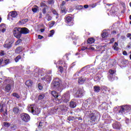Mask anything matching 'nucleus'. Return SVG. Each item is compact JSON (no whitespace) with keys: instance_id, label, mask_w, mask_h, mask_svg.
<instances>
[{"instance_id":"5","label":"nucleus","mask_w":131,"mask_h":131,"mask_svg":"<svg viewBox=\"0 0 131 131\" xmlns=\"http://www.w3.org/2000/svg\"><path fill=\"white\" fill-rule=\"evenodd\" d=\"M86 114L88 117H90L92 121H96L97 120V115L91 112H87Z\"/></svg>"},{"instance_id":"63","label":"nucleus","mask_w":131,"mask_h":131,"mask_svg":"<svg viewBox=\"0 0 131 131\" xmlns=\"http://www.w3.org/2000/svg\"><path fill=\"white\" fill-rule=\"evenodd\" d=\"M5 31H6V29L5 28H3L2 30V32H5Z\"/></svg>"},{"instance_id":"38","label":"nucleus","mask_w":131,"mask_h":131,"mask_svg":"<svg viewBox=\"0 0 131 131\" xmlns=\"http://www.w3.org/2000/svg\"><path fill=\"white\" fill-rule=\"evenodd\" d=\"M40 7H44V8H48V6H47V5H46L44 3H41Z\"/></svg>"},{"instance_id":"44","label":"nucleus","mask_w":131,"mask_h":131,"mask_svg":"<svg viewBox=\"0 0 131 131\" xmlns=\"http://www.w3.org/2000/svg\"><path fill=\"white\" fill-rule=\"evenodd\" d=\"M4 126H10V123L4 122Z\"/></svg>"},{"instance_id":"31","label":"nucleus","mask_w":131,"mask_h":131,"mask_svg":"<svg viewBox=\"0 0 131 131\" xmlns=\"http://www.w3.org/2000/svg\"><path fill=\"white\" fill-rule=\"evenodd\" d=\"M54 33H55V30H52L50 31V33L49 34L48 36L51 37L54 35Z\"/></svg>"},{"instance_id":"14","label":"nucleus","mask_w":131,"mask_h":131,"mask_svg":"<svg viewBox=\"0 0 131 131\" xmlns=\"http://www.w3.org/2000/svg\"><path fill=\"white\" fill-rule=\"evenodd\" d=\"M113 127L116 129H119L120 128V123L116 122L113 124Z\"/></svg>"},{"instance_id":"61","label":"nucleus","mask_w":131,"mask_h":131,"mask_svg":"<svg viewBox=\"0 0 131 131\" xmlns=\"http://www.w3.org/2000/svg\"><path fill=\"white\" fill-rule=\"evenodd\" d=\"M114 47V50H115V51H117L118 48H117V47Z\"/></svg>"},{"instance_id":"54","label":"nucleus","mask_w":131,"mask_h":131,"mask_svg":"<svg viewBox=\"0 0 131 131\" xmlns=\"http://www.w3.org/2000/svg\"><path fill=\"white\" fill-rule=\"evenodd\" d=\"M112 42H114V38H112L111 40L110 43H112Z\"/></svg>"},{"instance_id":"32","label":"nucleus","mask_w":131,"mask_h":131,"mask_svg":"<svg viewBox=\"0 0 131 131\" xmlns=\"http://www.w3.org/2000/svg\"><path fill=\"white\" fill-rule=\"evenodd\" d=\"M12 95L13 96V97H15V98H17V99H19L20 98V96H19V95H18V93H13Z\"/></svg>"},{"instance_id":"64","label":"nucleus","mask_w":131,"mask_h":131,"mask_svg":"<svg viewBox=\"0 0 131 131\" xmlns=\"http://www.w3.org/2000/svg\"><path fill=\"white\" fill-rule=\"evenodd\" d=\"M40 31L41 32H43V31H45V29H41Z\"/></svg>"},{"instance_id":"7","label":"nucleus","mask_w":131,"mask_h":131,"mask_svg":"<svg viewBox=\"0 0 131 131\" xmlns=\"http://www.w3.org/2000/svg\"><path fill=\"white\" fill-rule=\"evenodd\" d=\"M120 107V109L119 111V113L121 114H123L125 113L127 110H129V106L128 105H122Z\"/></svg>"},{"instance_id":"8","label":"nucleus","mask_w":131,"mask_h":131,"mask_svg":"<svg viewBox=\"0 0 131 131\" xmlns=\"http://www.w3.org/2000/svg\"><path fill=\"white\" fill-rule=\"evenodd\" d=\"M62 98L63 99V102L65 103L69 102L70 99V93L69 92H67L66 94L62 96Z\"/></svg>"},{"instance_id":"42","label":"nucleus","mask_w":131,"mask_h":131,"mask_svg":"<svg viewBox=\"0 0 131 131\" xmlns=\"http://www.w3.org/2000/svg\"><path fill=\"white\" fill-rule=\"evenodd\" d=\"M38 88L39 90H42V86H41V84H40V83H39L38 84Z\"/></svg>"},{"instance_id":"6","label":"nucleus","mask_w":131,"mask_h":131,"mask_svg":"<svg viewBox=\"0 0 131 131\" xmlns=\"http://www.w3.org/2000/svg\"><path fill=\"white\" fill-rule=\"evenodd\" d=\"M116 71L113 70H109L108 71V78L109 80H114V78H115V73Z\"/></svg>"},{"instance_id":"12","label":"nucleus","mask_w":131,"mask_h":131,"mask_svg":"<svg viewBox=\"0 0 131 131\" xmlns=\"http://www.w3.org/2000/svg\"><path fill=\"white\" fill-rule=\"evenodd\" d=\"M60 86V82L59 81H54L52 83V88L54 90L58 89Z\"/></svg>"},{"instance_id":"36","label":"nucleus","mask_w":131,"mask_h":131,"mask_svg":"<svg viewBox=\"0 0 131 131\" xmlns=\"http://www.w3.org/2000/svg\"><path fill=\"white\" fill-rule=\"evenodd\" d=\"M122 66H125L126 64H127V61L124 60L123 61H122Z\"/></svg>"},{"instance_id":"15","label":"nucleus","mask_w":131,"mask_h":131,"mask_svg":"<svg viewBox=\"0 0 131 131\" xmlns=\"http://www.w3.org/2000/svg\"><path fill=\"white\" fill-rule=\"evenodd\" d=\"M25 84L28 86V88H31V86H32V84H33V82L31 80H28L26 81Z\"/></svg>"},{"instance_id":"37","label":"nucleus","mask_w":131,"mask_h":131,"mask_svg":"<svg viewBox=\"0 0 131 131\" xmlns=\"http://www.w3.org/2000/svg\"><path fill=\"white\" fill-rule=\"evenodd\" d=\"M10 59H6L4 60V63L6 64V65H7V64H9L10 63Z\"/></svg>"},{"instance_id":"58","label":"nucleus","mask_w":131,"mask_h":131,"mask_svg":"<svg viewBox=\"0 0 131 131\" xmlns=\"http://www.w3.org/2000/svg\"><path fill=\"white\" fill-rule=\"evenodd\" d=\"M118 46V44L117 43V42H115L114 45L113 47H117Z\"/></svg>"},{"instance_id":"62","label":"nucleus","mask_w":131,"mask_h":131,"mask_svg":"<svg viewBox=\"0 0 131 131\" xmlns=\"http://www.w3.org/2000/svg\"><path fill=\"white\" fill-rule=\"evenodd\" d=\"M77 119H78V120H82V118H81V117H78V118H76Z\"/></svg>"},{"instance_id":"49","label":"nucleus","mask_w":131,"mask_h":131,"mask_svg":"<svg viewBox=\"0 0 131 131\" xmlns=\"http://www.w3.org/2000/svg\"><path fill=\"white\" fill-rule=\"evenodd\" d=\"M38 37L39 39H42V38H43V36L40 35H38Z\"/></svg>"},{"instance_id":"41","label":"nucleus","mask_w":131,"mask_h":131,"mask_svg":"<svg viewBox=\"0 0 131 131\" xmlns=\"http://www.w3.org/2000/svg\"><path fill=\"white\" fill-rule=\"evenodd\" d=\"M59 72L61 73H62V72H63V67H59Z\"/></svg>"},{"instance_id":"43","label":"nucleus","mask_w":131,"mask_h":131,"mask_svg":"<svg viewBox=\"0 0 131 131\" xmlns=\"http://www.w3.org/2000/svg\"><path fill=\"white\" fill-rule=\"evenodd\" d=\"M5 26H6V25H5V24H2L0 25V29H2V28H4V27H5Z\"/></svg>"},{"instance_id":"13","label":"nucleus","mask_w":131,"mask_h":131,"mask_svg":"<svg viewBox=\"0 0 131 131\" xmlns=\"http://www.w3.org/2000/svg\"><path fill=\"white\" fill-rule=\"evenodd\" d=\"M21 34H27L29 33V30L26 28H21Z\"/></svg>"},{"instance_id":"48","label":"nucleus","mask_w":131,"mask_h":131,"mask_svg":"<svg viewBox=\"0 0 131 131\" xmlns=\"http://www.w3.org/2000/svg\"><path fill=\"white\" fill-rule=\"evenodd\" d=\"M95 50V48L91 47L88 48V51H94Z\"/></svg>"},{"instance_id":"22","label":"nucleus","mask_w":131,"mask_h":131,"mask_svg":"<svg viewBox=\"0 0 131 131\" xmlns=\"http://www.w3.org/2000/svg\"><path fill=\"white\" fill-rule=\"evenodd\" d=\"M17 12L15 11H12V12H10V16L12 17V18H15L17 16Z\"/></svg>"},{"instance_id":"10","label":"nucleus","mask_w":131,"mask_h":131,"mask_svg":"<svg viewBox=\"0 0 131 131\" xmlns=\"http://www.w3.org/2000/svg\"><path fill=\"white\" fill-rule=\"evenodd\" d=\"M82 96H83V89L80 88L76 93V97L79 98L80 97H82Z\"/></svg>"},{"instance_id":"21","label":"nucleus","mask_w":131,"mask_h":131,"mask_svg":"<svg viewBox=\"0 0 131 131\" xmlns=\"http://www.w3.org/2000/svg\"><path fill=\"white\" fill-rule=\"evenodd\" d=\"M22 52V47H18L15 50V53L16 54H19V53H21Z\"/></svg>"},{"instance_id":"33","label":"nucleus","mask_w":131,"mask_h":131,"mask_svg":"<svg viewBox=\"0 0 131 131\" xmlns=\"http://www.w3.org/2000/svg\"><path fill=\"white\" fill-rule=\"evenodd\" d=\"M27 21V19H23L21 21H19V23L22 25L23 24H25L26 22Z\"/></svg>"},{"instance_id":"27","label":"nucleus","mask_w":131,"mask_h":131,"mask_svg":"<svg viewBox=\"0 0 131 131\" xmlns=\"http://www.w3.org/2000/svg\"><path fill=\"white\" fill-rule=\"evenodd\" d=\"M55 21H52L49 23L50 28H52L53 26L55 25Z\"/></svg>"},{"instance_id":"53","label":"nucleus","mask_w":131,"mask_h":131,"mask_svg":"<svg viewBox=\"0 0 131 131\" xmlns=\"http://www.w3.org/2000/svg\"><path fill=\"white\" fill-rule=\"evenodd\" d=\"M42 16V14L41 13H39V19H41Z\"/></svg>"},{"instance_id":"34","label":"nucleus","mask_w":131,"mask_h":131,"mask_svg":"<svg viewBox=\"0 0 131 131\" xmlns=\"http://www.w3.org/2000/svg\"><path fill=\"white\" fill-rule=\"evenodd\" d=\"M48 77H49V76H46L45 77H43L41 78L42 80H47V81H49L50 79H48Z\"/></svg>"},{"instance_id":"35","label":"nucleus","mask_w":131,"mask_h":131,"mask_svg":"<svg viewBox=\"0 0 131 131\" xmlns=\"http://www.w3.org/2000/svg\"><path fill=\"white\" fill-rule=\"evenodd\" d=\"M107 33L106 32H103L102 34H101V36L102 38H105L106 36H107Z\"/></svg>"},{"instance_id":"19","label":"nucleus","mask_w":131,"mask_h":131,"mask_svg":"<svg viewBox=\"0 0 131 131\" xmlns=\"http://www.w3.org/2000/svg\"><path fill=\"white\" fill-rule=\"evenodd\" d=\"M70 106L71 108H75L76 107V103L74 101H71L70 103Z\"/></svg>"},{"instance_id":"47","label":"nucleus","mask_w":131,"mask_h":131,"mask_svg":"<svg viewBox=\"0 0 131 131\" xmlns=\"http://www.w3.org/2000/svg\"><path fill=\"white\" fill-rule=\"evenodd\" d=\"M5 55V52L3 51H0V56H4Z\"/></svg>"},{"instance_id":"55","label":"nucleus","mask_w":131,"mask_h":131,"mask_svg":"<svg viewBox=\"0 0 131 131\" xmlns=\"http://www.w3.org/2000/svg\"><path fill=\"white\" fill-rule=\"evenodd\" d=\"M3 61L4 59H3V58L0 59V65H2V63H3Z\"/></svg>"},{"instance_id":"51","label":"nucleus","mask_w":131,"mask_h":131,"mask_svg":"<svg viewBox=\"0 0 131 131\" xmlns=\"http://www.w3.org/2000/svg\"><path fill=\"white\" fill-rule=\"evenodd\" d=\"M48 21H51L52 20V17L51 16H49L47 18Z\"/></svg>"},{"instance_id":"20","label":"nucleus","mask_w":131,"mask_h":131,"mask_svg":"<svg viewBox=\"0 0 131 131\" xmlns=\"http://www.w3.org/2000/svg\"><path fill=\"white\" fill-rule=\"evenodd\" d=\"M51 94L52 95V96H53V97H54V98H58V97H59V95H58V93H57V92L55 91H53L51 92Z\"/></svg>"},{"instance_id":"40","label":"nucleus","mask_w":131,"mask_h":131,"mask_svg":"<svg viewBox=\"0 0 131 131\" xmlns=\"http://www.w3.org/2000/svg\"><path fill=\"white\" fill-rule=\"evenodd\" d=\"M48 4L49 5H53V4H54V0H49Z\"/></svg>"},{"instance_id":"24","label":"nucleus","mask_w":131,"mask_h":131,"mask_svg":"<svg viewBox=\"0 0 131 131\" xmlns=\"http://www.w3.org/2000/svg\"><path fill=\"white\" fill-rule=\"evenodd\" d=\"M38 9V7H37V6H34V7H33L32 9V11L34 13H36V12H37Z\"/></svg>"},{"instance_id":"46","label":"nucleus","mask_w":131,"mask_h":131,"mask_svg":"<svg viewBox=\"0 0 131 131\" xmlns=\"http://www.w3.org/2000/svg\"><path fill=\"white\" fill-rule=\"evenodd\" d=\"M47 8H43V10H42V13H43V14H46V13H47V11H46V9H47Z\"/></svg>"},{"instance_id":"52","label":"nucleus","mask_w":131,"mask_h":131,"mask_svg":"<svg viewBox=\"0 0 131 131\" xmlns=\"http://www.w3.org/2000/svg\"><path fill=\"white\" fill-rule=\"evenodd\" d=\"M3 112V106L0 105V113Z\"/></svg>"},{"instance_id":"28","label":"nucleus","mask_w":131,"mask_h":131,"mask_svg":"<svg viewBox=\"0 0 131 131\" xmlns=\"http://www.w3.org/2000/svg\"><path fill=\"white\" fill-rule=\"evenodd\" d=\"M13 112L14 114H18L19 113V108L17 107L13 108Z\"/></svg>"},{"instance_id":"23","label":"nucleus","mask_w":131,"mask_h":131,"mask_svg":"<svg viewBox=\"0 0 131 131\" xmlns=\"http://www.w3.org/2000/svg\"><path fill=\"white\" fill-rule=\"evenodd\" d=\"M60 108L62 111H65V112L68 110V107H66L65 105H61Z\"/></svg>"},{"instance_id":"56","label":"nucleus","mask_w":131,"mask_h":131,"mask_svg":"<svg viewBox=\"0 0 131 131\" xmlns=\"http://www.w3.org/2000/svg\"><path fill=\"white\" fill-rule=\"evenodd\" d=\"M126 36H127V37H130V36H131V34H130V33H128V34L126 35Z\"/></svg>"},{"instance_id":"16","label":"nucleus","mask_w":131,"mask_h":131,"mask_svg":"<svg viewBox=\"0 0 131 131\" xmlns=\"http://www.w3.org/2000/svg\"><path fill=\"white\" fill-rule=\"evenodd\" d=\"M11 89H12V85H11L10 84H8L7 85H6L5 88V91L7 93H9V92H10Z\"/></svg>"},{"instance_id":"18","label":"nucleus","mask_w":131,"mask_h":131,"mask_svg":"<svg viewBox=\"0 0 131 131\" xmlns=\"http://www.w3.org/2000/svg\"><path fill=\"white\" fill-rule=\"evenodd\" d=\"M87 42L90 45H92V43H94V42H95V39H94V38H89L88 39Z\"/></svg>"},{"instance_id":"57","label":"nucleus","mask_w":131,"mask_h":131,"mask_svg":"<svg viewBox=\"0 0 131 131\" xmlns=\"http://www.w3.org/2000/svg\"><path fill=\"white\" fill-rule=\"evenodd\" d=\"M53 14H54V15H57L58 13H57V12L55 10L53 11Z\"/></svg>"},{"instance_id":"26","label":"nucleus","mask_w":131,"mask_h":131,"mask_svg":"<svg viewBox=\"0 0 131 131\" xmlns=\"http://www.w3.org/2000/svg\"><path fill=\"white\" fill-rule=\"evenodd\" d=\"M61 9L62 13H64V14H66L67 10H66V8H65V7H64L63 6H61Z\"/></svg>"},{"instance_id":"1","label":"nucleus","mask_w":131,"mask_h":131,"mask_svg":"<svg viewBox=\"0 0 131 131\" xmlns=\"http://www.w3.org/2000/svg\"><path fill=\"white\" fill-rule=\"evenodd\" d=\"M28 111L31 112L33 115H38L40 113V108L37 107L34 105H30L28 106Z\"/></svg>"},{"instance_id":"39","label":"nucleus","mask_w":131,"mask_h":131,"mask_svg":"<svg viewBox=\"0 0 131 131\" xmlns=\"http://www.w3.org/2000/svg\"><path fill=\"white\" fill-rule=\"evenodd\" d=\"M22 42V39L19 38L16 42V45H19V43H20V42Z\"/></svg>"},{"instance_id":"3","label":"nucleus","mask_w":131,"mask_h":131,"mask_svg":"<svg viewBox=\"0 0 131 131\" xmlns=\"http://www.w3.org/2000/svg\"><path fill=\"white\" fill-rule=\"evenodd\" d=\"M13 43H14V40L7 39L6 43L4 45V47L5 48V49H11Z\"/></svg>"},{"instance_id":"2","label":"nucleus","mask_w":131,"mask_h":131,"mask_svg":"<svg viewBox=\"0 0 131 131\" xmlns=\"http://www.w3.org/2000/svg\"><path fill=\"white\" fill-rule=\"evenodd\" d=\"M21 28H15L13 30V33L15 37H16V38H21V36H22V35L21 34Z\"/></svg>"},{"instance_id":"60","label":"nucleus","mask_w":131,"mask_h":131,"mask_svg":"<svg viewBox=\"0 0 131 131\" xmlns=\"http://www.w3.org/2000/svg\"><path fill=\"white\" fill-rule=\"evenodd\" d=\"M84 8H85V9H88V8H89V5H84Z\"/></svg>"},{"instance_id":"30","label":"nucleus","mask_w":131,"mask_h":131,"mask_svg":"<svg viewBox=\"0 0 131 131\" xmlns=\"http://www.w3.org/2000/svg\"><path fill=\"white\" fill-rule=\"evenodd\" d=\"M20 59H21V56L18 55V56H17L14 59V60H15V62H19V60H20Z\"/></svg>"},{"instance_id":"59","label":"nucleus","mask_w":131,"mask_h":131,"mask_svg":"<svg viewBox=\"0 0 131 131\" xmlns=\"http://www.w3.org/2000/svg\"><path fill=\"white\" fill-rule=\"evenodd\" d=\"M88 49L86 47H82L81 49L82 51H84V50Z\"/></svg>"},{"instance_id":"25","label":"nucleus","mask_w":131,"mask_h":131,"mask_svg":"<svg viewBox=\"0 0 131 131\" xmlns=\"http://www.w3.org/2000/svg\"><path fill=\"white\" fill-rule=\"evenodd\" d=\"M84 81H85V79H83L82 78H81L79 79L78 82L79 83H80V84H82V83H83V82H84Z\"/></svg>"},{"instance_id":"50","label":"nucleus","mask_w":131,"mask_h":131,"mask_svg":"<svg viewBox=\"0 0 131 131\" xmlns=\"http://www.w3.org/2000/svg\"><path fill=\"white\" fill-rule=\"evenodd\" d=\"M123 55H124V56H127V53L126 52V51H124L123 52Z\"/></svg>"},{"instance_id":"17","label":"nucleus","mask_w":131,"mask_h":131,"mask_svg":"<svg viewBox=\"0 0 131 131\" xmlns=\"http://www.w3.org/2000/svg\"><path fill=\"white\" fill-rule=\"evenodd\" d=\"M94 90L95 93H99L100 91H101V88L99 86H94Z\"/></svg>"},{"instance_id":"29","label":"nucleus","mask_w":131,"mask_h":131,"mask_svg":"<svg viewBox=\"0 0 131 131\" xmlns=\"http://www.w3.org/2000/svg\"><path fill=\"white\" fill-rule=\"evenodd\" d=\"M46 97V96L44 95V94H41L39 95L38 100H42Z\"/></svg>"},{"instance_id":"9","label":"nucleus","mask_w":131,"mask_h":131,"mask_svg":"<svg viewBox=\"0 0 131 131\" xmlns=\"http://www.w3.org/2000/svg\"><path fill=\"white\" fill-rule=\"evenodd\" d=\"M65 21L69 26H72L73 25V23L72 22V17L66 16L65 18Z\"/></svg>"},{"instance_id":"45","label":"nucleus","mask_w":131,"mask_h":131,"mask_svg":"<svg viewBox=\"0 0 131 131\" xmlns=\"http://www.w3.org/2000/svg\"><path fill=\"white\" fill-rule=\"evenodd\" d=\"M43 124V123L40 122L39 123L38 127H41V126H42Z\"/></svg>"},{"instance_id":"11","label":"nucleus","mask_w":131,"mask_h":131,"mask_svg":"<svg viewBox=\"0 0 131 131\" xmlns=\"http://www.w3.org/2000/svg\"><path fill=\"white\" fill-rule=\"evenodd\" d=\"M84 68H86L87 71H89V72H94V69L93 66H88L87 67H84L81 70V71H82Z\"/></svg>"},{"instance_id":"4","label":"nucleus","mask_w":131,"mask_h":131,"mask_svg":"<svg viewBox=\"0 0 131 131\" xmlns=\"http://www.w3.org/2000/svg\"><path fill=\"white\" fill-rule=\"evenodd\" d=\"M20 118L21 120L25 121V122H28V121L30 120V116L29 115L25 113H23L20 115Z\"/></svg>"}]
</instances>
